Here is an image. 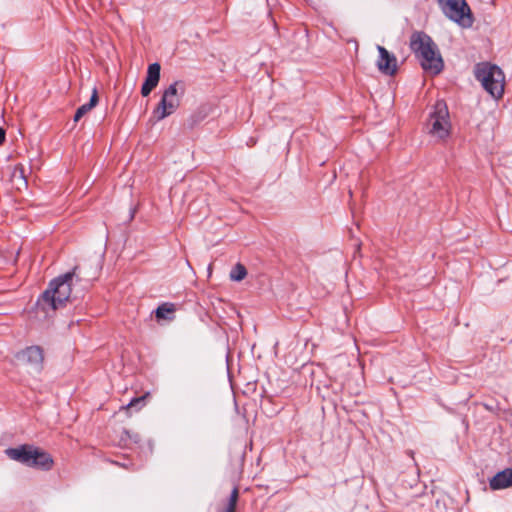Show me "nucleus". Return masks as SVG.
<instances>
[{"mask_svg": "<svg viewBox=\"0 0 512 512\" xmlns=\"http://www.w3.org/2000/svg\"><path fill=\"white\" fill-rule=\"evenodd\" d=\"M410 47L420 61L422 68L432 74H439L443 69V60L436 44L424 33H415L411 37Z\"/></svg>", "mask_w": 512, "mask_h": 512, "instance_id": "obj_1", "label": "nucleus"}, {"mask_svg": "<svg viewBox=\"0 0 512 512\" xmlns=\"http://www.w3.org/2000/svg\"><path fill=\"white\" fill-rule=\"evenodd\" d=\"M75 270L76 268L50 283L49 288L43 293L40 301V305L44 310L47 307L56 310L63 307L70 300Z\"/></svg>", "mask_w": 512, "mask_h": 512, "instance_id": "obj_2", "label": "nucleus"}, {"mask_svg": "<svg viewBox=\"0 0 512 512\" xmlns=\"http://www.w3.org/2000/svg\"><path fill=\"white\" fill-rule=\"evenodd\" d=\"M475 76L483 88L494 98L500 99L504 94L505 76L496 65L481 63L476 66Z\"/></svg>", "mask_w": 512, "mask_h": 512, "instance_id": "obj_3", "label": "nucleus"}, {"mask_svg": "<svg viewBox=\"0 0 512 512\" xmlns=\"http://www.w3.org/2000/svg\"><path fill=\"white\" fill-rule=\"evenodd\" d=\"M5 453L10 459L30 467L49 470L53 465V459L48 453L33 446L23 445L17 448H8Z\"/></svg>", "mask_w": 512, "mask_h": 512, "instance_id": "obj_4", "label": "nucleus"}, {"mask_svg": "<svg viewBox=\"0 0 512 512\" xmlns=\"http://www.w3.org/2000/svg\"><path fill=\"white\" fill-rule=\"evenodd\" d=\"M184 93L185 85L181 81H175L164 89L161 100L153 111L155 118L163 120L173 114L179 108Z\"/></svg>", "mask_w": 512, "mask_h": 512, "instance_id": "obj_5", "label": "nucleus"}, {"mask_svg": "<svg viewBox=\"0 0 512 512\" xmlns=\"http://www.w3.org/2000/svg\"><path fill=\"white\" fill-rule=\"evenodd\" d=\"M451 131L449 112L444 101L439 100L434 106L428 122V133L438 139H446Z\"/></svg>", "mask_w": 512, "mask_h": 512, "instance_id": "obj_6", "label": "nucleus"}, {"mask_svg": "<svg viewBox=\"0 0 512 512\" xmlns=\"http://www.w3.org/2000/svg\"><path fill=\"white\" fill-rule=\"evenodd\" d=\"M442 12L463 28L473 24L471 10L465 0H438Z\"/></svg>", "mask_w": 512, "mask_h": 512, "instance_id": "obj_7", "label": "nucleus"}, {"mask_svg": "<svg viewBox=\"0 0 512 512\" xmlns=\"http://www.w3.org/2000/svg\"><path fill=\"white\" fill-rule=\"evenodd\" d=\"M17 360L22 365L27 366L33 371H40L42 368L44 356L39 346H30L17 354Z\"/></svg>", "mask_w": 512, "mask_h": 512, "instance_id": "obj_8", "label": "nucleus"}, {"mask_svg": "<svg viewBox=\"0 0 512 512\" xmlns=\"http://www.w3.org/2000/svg\"><path fill=\"white\" fill-rule=\"evenodd\" d=\"M377 50L379 52V57L376 61L378 70L384 75L393 76L396 74L398 65L395 55L380 45L377 46Z\"/></svg>", "mask_w": 512, "mask_h": 512, "instance_id": "obj_9", "label": "nucleus"}, {"mask_svg": "<svg viewBox=\"0 0 512 512\" xmlns=\"http://www.w3.org/2000/svg\"><path fill=\"white\" fill-rule=\"evenodd\" d=\"M160 64L153 63L148 66L145 81L141 87L142 96H148L151 91L157 87L160 80Z\"/></svg>", "mask_w": 512, "mask_h": 512, "instance_id": "obj_10", "label": "nucleus"}, {"mask_svg": "<svg viewBox=\"0 0 512 512\" xmlns=\"http://www.w3.org/2000/svg\"><path fill=\"white\" fill-rule=\"evenodd\" d=\"M492 490L506 489L512 486V468L498 472L489 481Z\"/></svg>", "mask_w": 512, "mask_h": 512, "instance_id": "obj_11", "label": "nucleus"}, {"mask_svg": "<svg viewBox=\"0 0 512 512\" xmlns=\"http://www.w3.org/2000/svg\"><path fill=\"white\" fill-rule=\"evenodd\" d=\"M11 182L17 190L27 187L25 170L21 164L15 165L11 171Z\"/></svg>", "mask_w": 512, "mask_h": 512, "instance_id": "obj_12", "label": "nucleus"}, {"mask_svg": "<svg viewBox=\"0 0 512 512\" xmlns=\"http://www.w3.org/2000/svg\"><path fill=\"white\" fill-rule=\"evenodd\" d=\"M176 311L175 305L172 303H163L155 310V317L158 321L166 320L171 321L174 319Z\"/></svg>", "mask_w": 512, "mask_h": 512, "instance_id": "obj_13", "label": "nucleus"}, {"mask_svg": "<svg viewBox=\"0 0 512 512\" xmlns=\"http://www.w3.org/2000/svg\"><path fill=\"white\" fill-rule=\"evenodd\" d=\"M97 103H98V92H97V89L94 88L92 91L90 101L86 104L81 105L77 109V111L74 115V121L75 122L79 121L86 113L91 111L97 105Z\"/></svg>", "mask_w": 512, "mask_h": 512, "instance_id": "obj_14", "label": "nucleus"}, {"mask_svg": "<svg viewBox=\"0 0 512 512\" xmlns=\"http://www.w3.org/2000/svg\"><path fill=\"white\" fill-rule=\"evenodd\" d=\"M230 279L232 281H242L247 276V270L244 265L237 263L230 271Z\"/></svg>", "mask_w": 512, "mask_h": 512, "instance_id": "obj_15", "label": "nucleus"}, {"mask_svg": "<svg viewBox=\"0 0 512 512\" xmlns=\"http://www.w3.org/2000/svg\"><path fill=\"white\" fill-rule=\"evenodd\" d=\"M238 500V489L234 488L224 512H235Z\"/></svg>", "mask_w": 512, "mask_h": 512, "instance_id": "obj_16", "label": "nucleus"}, {"mask_svg": "<svg viewBox=\"0 0 512 512\" xmlns=\"http://www.w3.org/2000/svg\"><path fill=\"white\" fill-rule=\"evenodd\" d=\"M149 396V393H146L145 395L137 398H133L126 406H123L121 409L128 410L139 403H143L145 399Z\"/></svg>", "mask_w": 512, "mask_h": 512, "instance_id": "obj_17", "label": "nucleus"}, {"mask_svg": "<svg viewBox=\"0 0 512 512\" xmlns=\"http://www.w3.org/2000/svg\"><path fill=\"white\" fill-rule=\"evenodd\" d=\"M5 140V131L3 128L0 127V145L4 142Z\"/></svg>", "mask_w": 512, "mask_h": 512, "instance_id": "obj_18", "label": "nucleus"}]
</instances>
